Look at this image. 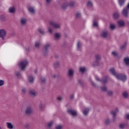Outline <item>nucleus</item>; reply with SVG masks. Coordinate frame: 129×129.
I'll list each match as a JSON object with an SVG mask.
<instances>
[{"mask_svg": "<svg viewBox=\"0 0 129 129\" xmlns=\"http://www.w3.org/2000/svg\"><path fill=\"white\" fill-rule=\"evenodd\" d=\"M39 108L41 111H43L45 109V105L43 103H40L39 104Z\"/></svg>", "mask_w": 129, "mask_h": 129, "instance_id": "obj_20", "label": "nucleus"}, {"mask_svg": "<svg viewBox=\"0 0 129 129\" xmlns=\"http://www.w3.org/2000/svg\"><path fill=\"white\" fill-rule=\"evenodd\" d=\"M70 98L71 100H73L74 99V94H72L70 96Z\"/></svg>", "mask_w": 129, "mask_h": 129, "instance_id": "obj_54", "label": "nucleus"}, {"mask_svg": "<svg viewBox=\"0 0 129 129\" xmlns=\"http://www.w3.org/2000/svg\"><path fill=\"white\" fill-rule=\"evenodd\" d=\"M15 75H16V76H17V77H18V78L21 77V73L19 72H16Z\"/></svg>", "mask_w": 129, "mask_h": 129, "instance_id": "obj_41", "label": "nucleus"}, {"mask_svg": "<svg viewBox=\"0 0 129 129\" xmlns=\"http://www.w3.org/2000/svg\"><path fill=\"white\" fill-rule=\"evenodd\" d=\"M119 127L120 128H124L125 127V124H120Z\"/></svg>", "mask_w": 129, "mask_h": 129, "instance_id": "obj_48", "label": "nucleus"}, {"mask_svg": "<svg viewBox=\"0 0 129 129\" xmlns=\"http://www.w3.org/2000/svg\"><path fill=\"white\" fill-rule=\"evenodd\" d=\"M54 37H55V40H56V41L59 40V39H60V38L61 37V33H55L54 34Z\"/></svg>", "mask_w": 129, "mask_h": 129, "instance_id": "obj_15", "label": "nucleus"}, {"mask_svg": "<svg viewBox=\"0 0 129 129\" xmlns=\"http://www.w3.org/2000/svg\"><path fill=\"white\" fill-rule=\"evenodd\" d=\"M53 125V122H50L48 123V127H52Z\"/></svg>", "mask_w": 129, "mask_h": 129, "instance_id": "obj_51", "label": "nucleus"}, {"mask_svg": "<svg viewBox=\"0 0 129 129\" xmlns=\"http://www.w3.org/2000/svg\"><path fill=\"white\" fill-rule=\"evenodd\" d=\"M68 76L70 77V78H73L74 77V70L71 69L69 70L68 73Z\"/></svg>", "mask_w": 129, "mask_h": 129, "instance_id": "obj_12", "label": "nucleus"}, {"mask_svg": "<svg viewBox=\"0 0 129 129\" xmlns=\"http://www.w3.org/2000/svg\"><path fill=\"white\" fill-rule=\"evenodd\" d=\"M109 72H110L111 74H112V75H113L114 76H115L116 77V76L118 74L116 73V72L115 71V70L114 69V68L110 69L109 70Z\"/></svg>", "mask_w": 129, "mask_h": 129, "instance_id": "obj_13", "label": "nucleus"}, {"mask_svg": "<svg viewBox=\"0 0 129 129\" xmlns=\"http://www.w3.org/2000/svg\"><path fill=\"white\" fill-rule=\"evenodd\" d=\"M118 112V109L116 108L115 110H112L110 111V114L112 115L113 119L112 121L113 122H115V121H116V114Z\"/></svg>", "mask_w": 129, "mask_h": 129, "instance_id": "obj_5", "label": "nucleus"}, {"mask_svg": "<svg viewBox=\"0 0 129 129\" xmlns=\"http://www.w3.org/2000/svg\"><path fill=\"white\" fill-rule=\"evenodd\" d=\"M5 84V81L3 80H0V86H3Z\"/></svg>", "mask_w": 129, "mask_h": 129, "instance_id": "obj_49", "label": "nucleus"}, {"mask_svg": "<svg viewBox=\"0 0 129 129\" xmlns=\"http://www.w3.org/2000/svg\"><path fill=\"white\" fill-rule=\"evenodd\" d=\"M108 35V32H107V31H102V33L101 34V36L102 37V38H107Z\"/></svg>", "mask_w": 129, "mask_h": 129, "instance_id": "obj_14", "label": "nucleus"}, {"mask_svg": "<svg viewBox=\"0 0 129 129\" xmlns=\"http://www.w3.org/2000/svg\"><path fill=\"white\" fill-rule=\"evenodd\" d=\"M26 51H27V52H29V51H30V48L28 47L27 48H26Z\"/></svg>", "mask_w": 129, "mask_h": 129, "instance_id": "obj_58", "label": "nucleus"}, {"mask_svg": "<svg viewBox=\"0 0 129 129\" xmlns=\"http://www.w3.org/2000/svg\"><path fill=\"white\" fill-rule=\"evenodd\" d=\"M93 26L94 27H98V23L95 20L94 21Z\"/></svg>", "mask_w": 129, "mask_h": 129, "instance_id": "obj_44", "label": "nucleus"}, {"mask_svg": "<svg viewBox=\"0 0 129 129\" xmlns=\"http://www.w3.org/2000/svg\"><path fill=\"white\" fill-rule=\"evenodd\" d=\"M33 113V108L31 107H27L25 110V114L27 115H31Z\"/></svg>", "mask_w": 129, "mask_h": 129, "instance_id": "obj_11", "label": "nucleus"}, {"mask_svg": "<svg viewBox=\"0 0 129 129\" xmlns=\"http://www.w3.org/2000/svg\"><path fill=\"white\" fill-rule=\"evenodd\" d=\"M78 83L79 84H80V85H81L82 86V87H83L84 83H83V81H82V80H78Z\"/></svg>", "mask_w": 129, "mask_h": 129, "instance_id": "obj_39", "label": "nucleus"}, {"mask_svg": "<svg viewBox=\"0 0 129 129\" xmlns=\"http://www.w3.org/2000/svg\"><path fill=\"white\" fill-rule=\"evenodd\" d=\"M9 13L10 14H15L16 13V8L15 7H10L9 9Z\"/></svg>", "mask_w": 129, "mask_h": 129, "instance_id": "obj_16", "label": "nucleus"}, {"mask_svg": "<svg viewBox=\"0 0 129 129\" xmlns=\"http://www.w3.org/2000/svg\"><path fill=\"white\" fill-rule=\"evenodd\" d=\"M100 59H101V56H100V55L99 54L96 55V59L97 60V61L100 60Z\"/></svg>", "mask_w": 129, "mask_h": 129, "instance_id": "obj_37", "label": "nucleus"}, {"mask_svg": "<svg viewBox=\"0 0 129 129\" xmlns=\"http://www.w3.org/2000/svg\"><path fill=\"white\" fill-rule=\"evenodd\" d=\"M49 25L52 26L54 29H60V28H61V24H60V23H57L52 21L49 22Z\"/></svg>", "mask_w": 129, "mask_h": 129, "instance_id": "obj_7", "label": "nucleus"}, {"mask_svg": "<svg viewBox=\"0 0 129 129\" xmlns=\"http://www.w3.org/2000/svg\"><path fill=\"white\" fill-rule=\"evenodd\" d=\"M40 80L42 83H45V82H46V79L45 78L41 77L40 78Z\"/></svg>", "mask_w": 129, "mask_h": 129, "instance_id": "obj_40", "label": "nucleus"}, {"mask_svg": "<svg viewBox=\"0 0 129 129\" xmlns=\"http://www.w3.org/2000/svg\"><path fill=\"white\" fill-rule=\"evenodd\" d=\"M80 72H82V73H84V72H85V68H80Z\"/></svg>", "mask_w": 129, "mask_h": 129, "instance_id": "obj_46", "label": "nucleus"}, {"mask_svg": "<svg viewBox=\"0 0 129 129\" xmlns=\"http://www.w3.org/2000/svg\"><path fill=\"white\" fill-rule=\"evenodd\" d=\"M22 91L23 93H26V92L27 91V89L25 88H24L22 89Z\"/></svg>", "mask_w": 129, "mask_h": 129, "instance_id": "obj_55", "label": "nucleus"}, {"mask_svg": "<svg viewBox=\"0 0 129 129\" xmlns=\"http://www.w3.org/2000/svg\"><path fill=\"white\" fill-rule=\"evenodd\" d=\"M0 129H3V128H2V126H1V125H0Z\"/></svg>", "mask_w": 129, "mask_h": 129, "instance_id": "obj_63", "label": "nucleus"}, {"mask_svg": "<svg viewBox=\"0 0 129 129\" xmlns=\"http://www.w3.org/2000/svg\"><path fill=\"white\" fill-rule=\"evenodd\" d=\"M102 91H103L104 92H105L107 91V88L106 86L101 87H100Z\"/></svg>", "mask_w": 129, "mask_h": 129, "instance_id": "obj_35", "label": "nucleus"}, {"mask_svg": "<svg viewBox=\"0 0 129 129\" xmlns=\"http://www.w3.org/2000/svg\"><path fill=\"white\" fill-rule=\"evenodd\" d=\"M28 11L31 14H35V9L33 7L28 8Z\"/></svg>", "mask_w": 129, "mask_h": 129, "instance_id": "obj_29", "label": "nucleus"}, {"mask_svg": "<svg viewBox=\"0 0 129 129\" xmlns=\"http://www.w3.org/2000/svg\"><path fill=\"white\" fill-rule=\"evenodd\" d=\"M34 73H35V74H36V73H38V70H35Z\"/></svg>", "mask_w": 129, "mask_h": 129, "instance_id": "obj_59", "label": "nucleus"}, {"mask_svg": "<svg viewBox=\"0 0 129 129\" xmlns=\"http://www.w3.org/2000/svg\"><path fill=\"white\" fill-rule=\"evenodd\" d=\"M80 17H81V14H80V13H77L76 15V18H77V19H79V18H80Z\"/></svg>", "mask_w": 129, "mask_h": 129, "instance_id": "obj_52", "label": "nucleus"}, {"mask_svg": "<svg viewBox=\"0 0 129 129\" xmlns=\"http://www.w3.org/2000/svg\"><path fill=\"white\" fill-rule=\"evenodd\" d=\"M35 46L36 48H39L41 46V43L40 42H36L35 43Z\"/></svg>", "mask_w": 129, "mask_h": 129, "instance_id": "obj_38", "label": "nucleus"}, {"mask_svg": "<svg viewBox=\"0 0 129 129\" xmlns=\"http://www.w3.org/2000/svg\"><path fill=\"white\" fill-rule=\"evenodd\" d=\"M96 63L97 64L96 65H98V62H97Z\"/></svg>", "mask_w": 129, "mask_h": 129, "instance_id": "obj_62", "label": "nucleus"}, {"mask_svg": "<svg viewBox=\"0 0 129 129\" xmlns=\"http://www.w3.org/2000/svg\"><path fill=\"white\" fill-rule=\"evenodd\" d=\"M63 126L62 125H58L56 126L55 129H62Z\"/></svg>", "mask_w": 129, "mask_h": 129, "instance_id": "obj_43", "label": "nucleus"}, {"mask_svg": "<svg viewBox=\"0 0 129 129\" xmlns=\"http://www.w3.org/2000/svg\"><path fill=\"white\" fill-rule=\"evenodd\" d=\"M128 5H127V7L124 8L122 11V15L125 18H128L129 16V8Z\"/></svg>", "mask_w": 129, "mask_h": 129, "instance_id": "obj_4", "label": "nucleus"}, {"mask_svg": "<svg viewBox=\"0 0 129 129\" xmlns=\"http://www.w3.org/2000/svg\"><path fill=\"white\" fill-rule=\"evenodd\" d=\"M82 47V44L81 43L80 41H78L77 43V49L78 51L81 50Z\"/></svg>", "mask_w": 129, "mask_h": 129, "instance_id": "obj_25", "label": "nucleus"}, {"mask_svg": "<svg viewBox=\"0 0 129 129\" xmlns=\"http://www.w3.org/2000/svg\"><path fill=\"white\" fill-rule=\"evenodd\" d=\"M91 83H92V85H93V86H95V84H94V83L92 82Z\"/></svg>", "mask_w": 129, "mask_h": 129, "instance_id": "obj_60", "label": "nucleus"}, {"mask_svg": "<svg viewBox=\"0 0 129 129\" xmlns=\"http://www.w3.org/2000/svg\"><path fill=\"white\" fill-rule=\"evenodd\" d=\"M51 47V44L47 43L46 44L44 45L43 48V56H47L48 53H49V48Z\"/></svg>", "mask_w": 129, "mask_h": 129, "instance_id": "obj_1", "label": "nucleus"}, {"mask_svg": "<svg viewBox=\"0 0 129 129\" xmlns=\"http://www.w3.org/2000/svg\"><path fill=\"white\" fill-rule=\"evenodd\" d=\"M0 21L1 22H6V21H7V19L6 18V16H5V15H0Z\"/></svg>", "mask_w": 129, "mask_h": 129, "instance_id": "obj_23", "label": "nucleus"}, {"mask_svg": "<svg viewBox=\"0 0 129 129\" xmlns=\"http://www.w3.org/2000/svg\"><path fill=\"white\" fill-rule=\"evenodd\" d=\"M124 2H125V0H119V4L121 7L123 6Z\"/></svg>", "mask_w": 129, "mask_h": 129, "instance_id": "obj_33", "label": "nucleus"}, {"mask_svg": "<svg viewBox=\"0 0 129 129\" xmlns=\"http://www.w3.org/2000/svg\"><path fill=\"white\" fill-rule=\"evenodd\" d=\"M123 62L126 66H129V57H125Z\"/></svg>", "mask_w": 129, "mask_h": 129, "instance_id": "obj_17", "label": "nucleus"}, {"mask_svg": "<svg viewBox=\"0 0 129 129\" xmlns=\"http://www.w3.org/2000/svg\"><path fill=\"white\" fill-rule=\"evenodd\" d=\"M119 27H123L124 26V22L122 20H120L118 22Z\"/></svg>", "mask_w": 129, "mask_h": 129, "instance_id": "obj_27", "label": "nucleus"}, {"mask_svg": "<svg viewBox=\"0 0 129 129\" xmlns=\"http://www.w3.org/2000/svg\"><path fill=\"white\" fill-rule=\"evenodd\" d=\"M28 80L30 83H33L34 82V78L31 76H29L28 77Z\"/></svg>", "mask_w": 129, "mask_h": 129, "instance_id": "obj_30", "label": "nucleus"}, {"mask_svg": "<svg viewBox=\"0 0 129 129\" xmlns=\"http://www.w3.org/2000/svg\"><path fill=\"white\" fill-rule=\"evenodd\" d=\"M46 1V3L47 5H50V4H51V3H52V0H45Z\"/></svg>", "mask_w": 129, "mask_h": 129, "instance_id": "obj_53", "label": "nucleus"}, {"mask_svg": "<svg viewBox=\"0 0 129 129\" xmlns=\"http://www.w3.org/2000/svg\"><path fill=\"white\" fill-rule=\"evenodd\" d=\"M68 113L72 115V116H77V112L76 110L73 109H69L67 111Z\"/></svg>", "mask_w": 129, "mask_h": 129, "instance_id": "obj_8", "label": "nucleus"}, {"mask_svg": "<svg viewBox=\"0 0 129 129\" xmlns=\"http://www.w3.org/2000/svg\"><path fill=\"white\" fill-rule=\"evenodd\" d=\"M27 20L25 18H22L21 20V24L22 26H26L27 25Z\"/></svg>", "mask_w": 129, "mask_h": 129, "instance_id": "obj_18", "label": "nucleus"}, {"mask_svg": "<svg viewBox=\"0 0 129 129\" xmlns=\"http://www.w3.org/2000/svg\"><path fill=\"white\" fill-rule=\"evenodd\" d=\"M110 27L111 30H114L115 29V25L114 24H110Z\"/></svg>", "mask_w": 129, "mask_h": 129, "instance_id": "obj_45", "label": "nucleus"}, {"mask_svg": "<svg viewBox=\"0 0 129 129\" xmlns=\"http://www.w3.org/2000/svg\"><path fill=\"white\" fill-rule=\"evenodd\" d=\"M122 96L124 98H127V97H128V94L126 92H124L122 93Z\"/></svg>", "mask_w": 129, "mask_h": 129, "instance_id": "obj_32", "label": "nucleus"}, {"mask_svg": "<svg viewBox=\"0 0 129 129\" xmlns=\"http://www.w3.org/2000/svg\"><path fill=\"white\" fill-rule=\"evenodd\" d=\"M126 118H127V119L129 120V114H127L126 115Z\"/></svg>", "mask_w": 129, "mask_h": 129, "instance_id": "obj_57", "label": "nucleus"}, {"mask_svg": "<svg viewBox=\"0 0 129 129\" xmlns=\"http://www.w3.org/2000/svg\"><path fill=\"white\" fill-rule=\"evenodd\" d=\"M74 6H75V2H71L69 4L68 3L66 2L62 5V8L63 10H65L68 7H70V8H73Z\"/></svg>", "mask_w": 129, "mask_h": 129, "instance_id": "obj_6", "label": "nucleus"}, {"mask_svg": "<svg viewBox=\"0 0 129 129\" xmlns=\"http://www.w3.org/2000/svg\"><path fill=\"white\" fill-rule=\"evenodd\" d=\"M89 110H90V109L88 108L85 109L83 111V114H84L85 115H87V114H88V112H89Z\"/></svg>", "mask_w": 129, "mask_h": 129, "instance_id": "obj_26", "label": "nucleus"}, {"mask_svg": "<svg viewBox=\"0 0 129 129\" xmlns=\"http://www.w3.org/2000/svg\"><path fill=\"white\" fill-rule=\"evenodd\" d=\"M6 36H7V31L5 29H0V38L2 40H5Z\"/></svg>", "mask_w": 129, "mask_h": 129, "instance_id": "obj_9", "label": "nucleus"}, {"mask_svg": "<svg viewBox=\"0 0 129 129\" xmlns=\"http://www.w3.org/2000/svg\"><path fill=\"white\" fill-rule=\"evenodd\" d=\"M126 48V43H125L124 45H123L122 46L120 47V49L122 51H123V50H125Z\"/></svg>", "mask_w": 129, "mask_h": 129, "instance_id": "obj_34", "label": "nucleus"}, {"mask_svg": "<svg viewBox=\"0 0 129 129\" xmlns=\"http://www.w3.org/2000/svg\"><path fill=\"white\" fill-rule=\"evenodd\" d=\"M110 123V120H109V119H106V120L105 121V124H106V125L109 124Z\"/></svg>", "mask_w": 129, "mask_h": 129, "instance_id": "obj_42", "label": "nucleus"}, {"mask_svg": "<svg viewBox=\"0 0 129 129\" xmlns=\"http://www.w3.org/2000/svg\"><path fill=\"white\" fill-rule=\"evenodd\" d=\"M38 32L40 33V34H41V35H44L45 34V32H44V29L39 28L38 29Z\"/></svg>", "mask_w": 129, "mask_h": 129, "instance_id": "obj_31", "label": "nucleus"}, {"mask_svg": "<svg viewBox=\"0 0 129 129\" xmlns=\"http://www.w3.org/2000/svg\"><path fill=\"white\" fill-rule=\"evenodd\" d=\"M96 80L97 81H99V82H102L103 84H105L106 83H107V77H105L102 80L99 79L98 77L96 76L95 77Z\"/></svg>", "mask_w": 129, "mask_h": 129, "instance_id": "obj_10", "label": "nucleus"}, {"mask_svg": "<svg viewBox=\"0 0 129 129\" xmlns=\"http://www.w3.org/2000/svg\"><path fill=\"white\" fill-rule=\"evenodd\" d=\"M112 55H113L114 57H117V53L115 51H112Z\"/></svg>", "mask_w": 129, "mask_h": 129, "instance_id": "obj_47", "label": "nucleus"}, {"mask_svg": "<svg viewBox=\"0 0 129 129\" xmlns=\"http://www.w3.org/2000/svg\"><path fill=\"white\" fill-rule=\"evenodd\" d=\"M107 95L109 96H112V95H113V92H112V91H108L107 92Z\"/></svg>", "mask_w": 129, "mask_h": 129, "instance_id": "obj_36", "label": "nucleus"}, {"mask_svg": "<svg viewBox=\"0 0 129 129\" xmlns=\"http://www.w3.org/2000/svg\"><path fill=\"white\" fill-rule=\"evenodd\" d=\"M113 18L115 20L118 19V18H119V13L118 12L114 13L113 15Z\"/></svg>", "mask_w": 129, "mask_h": 129, "instance_id": "obj_21", "label": "nucleus"}, {"mask_svg": "<svg viewBox=\"0 0 129 129\" xmlns=\"http://www.w3.org/2000/svg\"><path fill=\"white\" fill-rule=\"evenodd\" d=\"M87 8H91L92 7H93V4H92V2L91 1H89L87 4Z\"/></svg>", "mask_w": 129, "mask_h": 129, "instance_id": "obj_28", "label": "nucleus"}, {"mask_svg": "<svg viewBox=\"0 0 129 129\" xmlns=\"http://www.w3.org/2000/svg\"><path fill=\"white\" fill-rule=\"evenodd\" d=\"M29 93L31 96H36L37 95V92L34 90H30Z\"/></svg>", "mask_w": 129, "mask_h": 129, "instance_id": "obj_19", "label": "nucleus"}, {"mask_svg": "<svg viewBox=\"0 0 129 129\" xmlns=\"http://www.w3.org/2000/svg\"><path fill=\"white\" fill-rule=\"evenodd\" d=\"M48 32L50 33V34H52V32H53L52 29H51L50 27H48Z\"/></svg>", "mask_w": 129, "mask_h": 129, "instance_id": "obj_56", "label": "nucleus"}, {"mask_svg": "<svg viewBox=\"0 0 129 129\" xmlns=\"http://www.w3.org/2000/svg\"><path fill=\"white\" fill-rule=\"evenodd\" d=\"M116 78L118 80H121V81H123V82H124V81L127 79L126 75H125L124 74H118Z\"/></svg>", "mask_w": 129, "mask_h": 129, "instance_id": "obj_3", "label": "nucleus"}, {"mask_svg": "<svg viewBox=\"0 0 129 129\" xmlns=\"http://www.w3.org/2000/svg\"><path fill=\"white\" fill-rule=\"evenodd\" d=\"M6 124H7V126L8 128L9 129L14 128V125H13V124H12L11 122H7Z\"/></svg>", "mask_w": 129, "mask_h": 129, "instance_id": "obj_22", "label": "nucleus"}, {"mask_svg": "<svg viewBox=\"0 0 129 129\" xmlns=\"http://www.w3.org/2000/svg\"><path fill=\"white\" fill-rule=\"evenodd\" d=\"M62 99H63V97H61V96H58L57 97V100L58 101H62Z\"/></svg>", "mask_w": 129, "mask_h": 129, "instance_id": "obj_50", "label": "nucleus"}, {"mask_svg": "<svg viewBox=\"0 0 129 129\" xmlns=\"http://www.w3.org/2000/svg\"><path fill=\"white\" fill-rule=\"evenodd\" d=\"M19 65L21 70H25L26 67L29 65V61L27 60H22L19 63Z\"/></svg>", "mask_w": 129, "mask_h": 129, "instance_id": "obj_2", "label": "nucleus"}, {"mask_svg": "<svg viewBox=\"0 0 129 129\" xmlns=\"http://www.w3.org/2000/svg\"><path fill=\"white\" fill-rule=\"evenodd\" d=\"M52 77H53V78H56V75H54L53 76H52Z\"/></svg>", "mask_w": 129, "mask_h": 129, "instance_id": "obj_61", "label": "nucleus"}, {"mask_svg": "<svg viewBox=\"0 0 129 129\" xmlns=\"http://www.w3.org/2000/svg\"><path fill=\"white\" fill-rule=\"evenodd\" d=\"M53 67L54 68H59L60 67V62L58 61H55L53 64Z\"/></svg>", "mask_w": 129, "mask_h": 129, "instance_id": "obj_24", "label": "nucleus"}]
</instances>
